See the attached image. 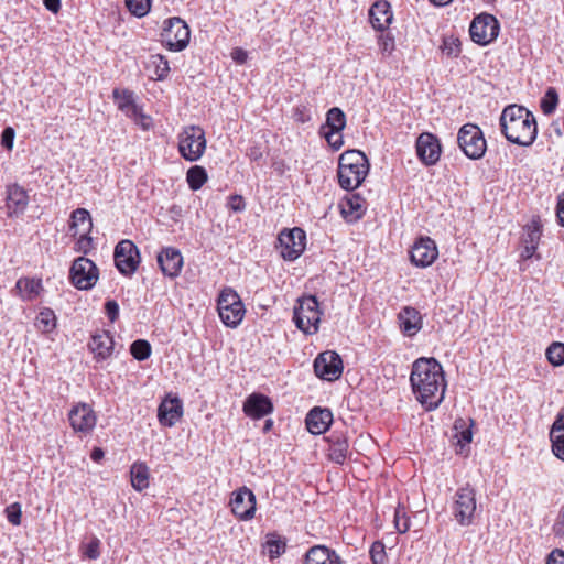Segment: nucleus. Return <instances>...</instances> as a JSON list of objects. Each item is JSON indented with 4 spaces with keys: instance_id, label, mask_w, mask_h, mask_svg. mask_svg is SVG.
I'll list each match as a JSON object with an SVG mask.
<instances>
[{
    "instance_id": "1",
    "label": "nucleus",
    "mask_w": 564,
    "mask_h": 564,
    "mask_svg": "<svg viewBox=\"0 0 564 564\" xmlns=\"http://www.w3.org/2000/svg\"><path fill=\"white\" fill-rule=\"evenodd\" d=\"M410 383L426 411H434L443 402L447 382L443 366L434 357H421L412 364Z\"/></svg>"
},
{
    "instance_id": "2",
    "label": "nucleus",
    "mask_w": 564,
    "mask_h": 564,
    "mask_svg": "<svg viewBox=\"0 0 564 564\" xmlns=\"http://www.w3.org/2000/svg\"><path fill=\"white\" fill-rule=\"evenodd\" d=\"M499 122L502 134L511 143L530 147L536 139L535 117L523 106L509 105L505 107Z\"/></svg>"
},
{
    "instance_id": "3",
    "label": "nucleus",
    "mask_w": 564,
    "mask_h": 564,
    "mask_svg": "<svg viewBox=\"0 0 564 564\" xmlns=\"http://www.w3.org/2000/svg\"><path fill=\"white\" fill-rule=\"evenodd\" d=\"M370 164L360 150H347L338 161V183L343 189L354 191L359 187L369 173Z\"/></svg>"
},
{
    "instance_id": "4",
    "label": "nucleus",
    "mask_w": 564,
    "mask_h": 564,
    "mask_svg": "<svg viewBox=\"0 0 564 564\" xmlns=\"http://www.w3.org/2000/svg\"><path fill=\"white\" fill-rule=\"evenodd\" d=\"M322 311L315 295L297 299L293 308L295 326L305 335H314L318 332Z\"/></svg>"
},
{
    "instance_id": "5",
    "label": "nucleus",
    "mask_w": 564,
    "mask_h": 564,
    "mask_svg": "<svg viewBox=\"0 0 564 564\" xmlns=\"http://www.w3.org/2000/svg\"><path fill=\"white\" fill-rule=\"evenodd\" d=\"M476 510V490L469 484H466L458 488L453 497V517L459 525L468 527L474 522Z\"/></svg>"
},
{
    "instance_id": "6",
    "label": "nucleus",
    "mask_w": 564,
    "mask_h": 564,
    "mask_svg": "<svg viewBox=\"0 0 564 564\" xmlns=\"http://www.w3.org/2000/svg\"><path fill=\"white\" fill-rule=\"evenodd\" d=\"M217 310L221 322L231 328H236L245 316V306L238 293L230 289H224L217 300Z\"/></svg>"
},
{
    "instance_id": "7",
    "label": "nucleus",
    "mask_w": 564,
    "mask_h": 564,
    "mask_svg": "<svg viewBox=\"0 0 564 564\" xmlns=\"http://www.w3.org/2000/svg\"><path fill=\"white\" fill-rule=\"evenodd\" d=\"M457 143L464 154L471 160L481 159L487 150L481 129L473 123H466L459 129Z\"/></svg>"
},
{
    "instance_id": "8",
    "label": "nucleus",
    "mask_w": 564,
    "mask_h": 564,
    "mask_svg": "<svg viewBox=\"0 0 564 564\" xmlns=\"http://www.w3.org/2000/svg\"><path fill=\"white\" fill-rule=\"evenodd\" d=\"M206 149L205 132L197 126L186 127L178 135L180 154L189 162L202 158Z\"/></svg>"
},
{
    "instance_id": "9",
    "label": "nucleus",
    "mask_w": 564,
    "mask_h": 564,
    "mask_svg": "<svg viewBox=\"0 0 564 564\" xmlns=\"http://www.w3.org/2000/svg\"><path fill=\"white\" fill-rule=\"evenodd\" d=\"M189 37V28L181 18L173 17L164 21L161 40L170 51H183L188 45Z\"/></svg>"
},
{
    "instance_id": "10",
    "label": "nucleus",
    "mask_w": 564,
    "mask_h": 564,
    "mask_svg": "<svg viewBox=\"0 0 564 564\" xmlns=\"http://www.w3.org/2000/svg\"><path fill=\"white\" fill-rule=\"evenodd\" d=\"M99 278L97 265L86 257L74 260L69 270V280L78 290H90Z\"/></svg>"
},
{
    "instance_id": "11",
    "label": "nucleus",
    "mask_w": 564,
    "mask_h": 564,
    "mask_svg": "<svg viewBox=\"0 0 564 564\" xmlns=\"http://www.w3.org/2000/svg\"><path fill=\"white\" fill-rule=\"evenodd\" d=\"M280 253L284 260L294 261L305 250L306 235L299 227L284 229L278 237Z\"/></svg>"
},
{
    "instance_id": "12",
    "label": "nucleus",
    "mask_w": 564,
    "mask_h": 564,
    "mask_svg": "<svg viewBox=\"0 0 564 564\" xmlns=\"http://www.w3.org/2000/svg\"><path fill=\"white\" fill-rule=\"evenodd\" d=\"M499 22L490 13H481L474 18L469 26L471 40L479 45H487L497 39L499 34Z\"/></svg>"
},
{
    "instance_id": "13",
    "label": "nucleus",
    "mask_w": 564,
    "mask_h": 564,
    "mask_svg": "<svg viewBox=\"0 0 564 564\" xmlns=\"http://www.w3.org/2000/svg\"><path fill=\"white\" fill-rule=\"evenodd\" d=\"M115 264L118 271L131 276L140 264V252L138 247L131 240H121L115 248Z\"/></svg>"
},
{
    "instance_id": "14",
    "label": "nucleus",
    "mask_w": 564,
    "mask_h": 564,
    "mask_svg": "<svg viewBox=\"0 0 564 564\" xmlns=\"http://www.w3.org/2000/svg\"><path fill=\"white\" fill-rule=\"evenodd\" d=\"M314 371L324 380H337L343 373V360L335 351L321 352L314 361Z\"/></svg>"
},
{
    "instance_id": "15",
    "label": "nucleus",
    "mask_w": 564,
    "mask_h": 564,
    "mask_svg": "<svg viewBox=\"0 0 564 564\" xmlns=\"http://www.w3.org/2000/svg\"><path fill=\"white\" fill-rule=\"evenodd\" d=\"M415 150L419 160L426 166L435 165L442 153L438 138L430 132H423L417 137Z\"/></svg>"
},
{
    "instance_id": "16",
    "label": "nucleus",
    "mask_w": 564,
    "mask_h": 564,
    "mask_svg": "<svg viewBox=\"0 0 564 564\" xmlns=\"http://www.w3.org/2000/svg\"><path fill=\"white\" fill-rule=\"evenodd\" d=\"M438 257V250L436 243L430 237L419 238L411 251V262L419 268L430 267Z\"/></svg>"
},
{
    "instance_id": "17",
    "label": "nucleus",
    "mask_w": 564,
    "mask_h": 564,
    "mask_svg": "<svg viewBox=\"0 0 564 564\" xmlns=\"http://www.w3.org/2000/svg\"><path fill=\"white\" fill-rule=\"evenodd\" d=\"M231 511L242 521L250 520L256 512V496L247 487L232 492L230 500Z\"/></svg>"
},
{
    "instance_id": "18",
    "label": "nucleus",
    "mask_w": 564,
    "mask_h": 564,
    "mask_svg": "<svg viewBox=\"0 0 564 564\" xmlns=\"http://www.w3.org/2000/svg\"><path fill=\"white\" fill-rule=\"evenodd\" d=\"M68 420L76 432L88 433L96 425V414L90 405L78 403L68 413Z\"/></svg>"
},
{
    "instance_id": "19",
    "label": "nucleus",
    "mask_w": 564,
    "mask_h": 564,
    "mask_svg": "<svg viewBox=\"0 0 564 564\" xmlns=\"http://www.w3.org/2000/svg\"><path fill=\"white\" fill-rule=\"evenodd\" d=\"M156 260L164 276L174 279L180 275L183 268V256L178 249L165 247L158 253Z\"/></svg>"
},
{
    "instance_id": "20",
    "label": "nucleus",
    "mask_w": 564,
    "mask_h": 564,
    "mask_svg": "<svg viewBox=\"0 0 564 564\" xmlns=\"http://www.w3.org/2000/svg\"><path fill=\"white\" fill-rule=\"evenodd\" d=\"M183 403L178 397L165 398L158 408V420L161 425L172 427L183 416Z\"/></svg>"
},
{
    "instance_id": "21",
    "label": "nucleus",
    "mask_w": 564,
    "mask_h": 564,
    "mask_svg": "<svg viewBox=\"0 0 564 564\" xmlns=\"http://www.w3.org/2000/svg\"><path fill=\"white\" fill-rule=\"evenodd\" d=\"M243 413L253 419L260 420L271 414L274 410L271 399L262 393H251L243 402Z\"/></svg>"
},
{
    "instance_id": "22",
    "label": "nucleus",
    "mask_w": 564,
    "mask_h": 564,
    "mask_svg": "<svg viewBox=\"0 0 564 564\" xmlns=\"http://www.w3.org/2000/svg\"><path fill=\"white\" fill-rule=\"evenodd\" d=\"M398 323L402 334L406 337L415 336L423 327V318L419 310L404 306L398 313Z\"/></svg>"
},
{
    "instance_id": "23",
    "label": "nucleus",
    "mask_w": 564,
    "mask_h": 564,
    "mask_svg": "<svg viewBox=\"0 0 564 564\" xmlns=\"http://www.w3.org/2000/svg\"><path fill=\"white\" fill-rule=\"evenodd\" d=\"M113 345V337L109 332L104 330L91 336L88 349L94 354V359L100 362L111 357Z\"/></svg>"
},
{
    "instance_id": "24",
    "label": "nucleus",
    "mask_w": 564,
    "mask_h": 564,
    "mask_svg": "<svg viewBox=\"0 0 564 564\" xmlns=\"http://www.w3.org/2000/svg\"><path fill=\"white\" fill-rule=\"evenodd\" d=\"M333 422V413L329 409L313 408L306 415L305 423L310 433L319 435L325 433Z\"/></svg>"
},
{
    "instance_id": "25",
    "label": "nucleus",
    "mask_w": 564,
    "mask_h": 564,
    "mask_svg": "<svg viewBox=\"0 0 564 564\" xmlns=\"http://www.w3.org/2000/svg\"><path fill=\"white\" fill-rule=\"evenodd\" d=\"M391 6L386 0L376 1L369 9V21L373 29L384 31L392 22Z\"/></svg>"
},
{
    "instance_id": "26",
    "label": "nucleus",
    "mask_w": 564,
    "mask_h": 564,
    "mask_svg": "<svg viewBox=\"0 0 564 564\" xmlns=\"http://www.w3.org/2000/svg\"><path fill=\"white\" fill-rule=\"evenodd\" d=\"M365 199L359 194H347L339 203L340 213L347 221H356L365 214Z\"/></svg>"
},
{
    "instance_id": "27",
    "label": "nucleus",
    "mask_w": 564,
    "mask_h": 564,
    "mask_svg": "<svg viewBox=\"0 0 564 564\" xmlns=\"http://www.w3.org/2000/svg\"><path fill=\"white\" fill-rule=\"evenodd\" d=\"M6 202L8 216H18L25 210L29 204V196L23 187L14 184L8 186Z\"/></svg>"
},
{
    "instance_id": "28",
    "label": "nucleus",
    "mask_w": 564,
    "mask_h": 564,
    "mask_svg": "<svg viewBox=\"0 0 564 564\" xmlns=\"http://www.w3.org/2000/svg\"><path fill=\"white\" fill-rule=\"evenodd\" d=\"M304 564H343V560L335 550L325 545H314L307 550Z\"/></svg>"
},
{
    "instance_id": "29",
    "label": "nucleus",
    "mask_w": 564,
    "mask_h": 564,
    "mask_svg": "<svg viewBox=\"0 0 564 564\" xmlns=\"http://www.w3.org/2000/svg\"><path fill=\"white\" fill-rule=\"evenodd\" d=\"M550 441L554 456L564 462V406L557 412L551 426Z\"/></svg>"
},
{
    "instance_id": "30",
    "label": "nucleus",
    "mask_w": 564,
    "mask_h": 564,
    "mask_svg": "<svg viewBox=\"0 0 564 564\" xmlns=\"http://www.w3.org/2000/svg\"><path fill=\"white\" fill-rule=\"evenodd\" d=\"M327 441L329 443V459L338 465H343L349 453L347 436L343 432L334 431L327 437Z\"/></svg>"
},
{
    "instance_id": "31",
    "label": "nucleus",
    "mask_w": 564,
    "mask_h": 564,
    "mask_svg": "<svg viewBox=\"0 0 564 564\" xmlns=\"http://www.w3.org/2000/svg\"><path fill=\"white\" fill-rule=\"evenodd\" d=\"M113 100L120 111L129 117L139 107L134 100V93L129 89L115 88Z\"/></svg>"
},
{
    "instance_id": "32",
    "label": "nucleus",
    "mask_w": 564,
    "mask_h": 564,
    "mask_svg": "<svg viewBox=\"0 0 564 564\" xmlns=\"http://www.w3.org/2000/svg\"><path fill=\"white\" fill-rule=\"evenodd\" d=\"M346 127V115L338 108L333 107L326 113V121L321 127V131L328 130L335 132H341Z\"/></svg>"
},
{
    "instance_id": "33",
    "label": "nucleus",
    "mask_w": 564,
    "mask_h": 564,
    "mask_svg": "<svg viewBox=\"0 0 564 564\" xmlns=\"http://www.w3.org/2000/svg\"><path fill=\"white\" fill-rule=\"evenodd\" d=\"M15 289L24 301H31L39 295L43 286L41 280L22 278L17 281Z\"/></svg>"
},
{
    "instance_id": "34",
    "label": "nucleus",
    "mask_w": 564,
    "mask_h": 564,
    "mask_svg": "<svg viewBox=\"0 0 564 564\" xmlns=\"http://www.w3.org/2000/svg\"><path fill=\"white\" fill-rule=\"evenodd\" d=\"M131 485L137 491L149 487V467L144 463H134L130 469Z\"/></svg>"
},
{
    "instance_id": "35",
    "label": "nucleus",
    "mask_w": 564,
    "mask_h": 564,
    "mask_svg": "<svg viewBox=\"0 0 564 564\" xmlns=\"http://www.w3.org/2000/svg\"><path fill=\"white\" fill-rule=\"evenodd\" d=\"M147 68L153 69V75L158 80L165 79L170 73L169 61L164 55L161 54L151 55L147 64Z\"/></svg>"
},
{
    "instance_id": "36",
    "label": "nucleus",
    "mask_w": 564,
    "mask_h": 564,
    "mask_svg": "<svg viewBox=\"0 0 564 564\" xmlns=\"http://www.w3.org/2000/svg\"><path fill=\"white\" fill-rule=\"evenodd\" d=\"M35 327L44 334L53 332L56 327L54 311L48 307L42 308L35 318Z\"/></svg>"
},
{
    "instance_id": "37",
    "label": "nucleus",
    "mask_w": 564,
    "mask_h": 564,
    "mask_svg": "<svg viewBox=\"0 0 564 564\" xmlns=\"http://www.w3.org/2000/svg\"><path fill=\"white\" fill-rule=\"evenodd\" d=\"M264 550L270 558H276L285 552L286 543L278 533L267 534Z\"/></svg>"
},
{
    "instance_id": "38",
    "label": "nucleus",
    "mask_w": 564,
    "mask_h": 564,
    "mask_svg": "<svg viewBox=\"0 0 564 564\" xmlns=\"http://www.w3.org/2000/svg\"><path fill=\"white\" fill-rule=\"evenodd\" d=\"M207 172L203 166L194 165L186 173V181L192 191H198L207 182Z\"/></svg>"
},
{
    "instance_id": "39",
    "label": "nucleus",
    "mask_w": 564,
    "mask_h": 564,
    "mask_svg": "<svg viewBox=\"0 0 564 564\" xmlns=\"http://www.w3.org/2000/svg\"><path fill=\"white\" fill-rule=\"evenodd\" d=\"M70 230L76 229L79 225H86L84 231L90 232L93 228V221L90 214L85 208H77L70 215Z\"/></svg>"
},
{
    "instance_id": "40",
    "label": "nucleus",
    "mask_w": 564,
    "mask_h": 564,
    "mask_svg": "<svg viewBox=\"0 0 564 564\" xmlns=\"http://www.w3.org/2000/svg\"><path fill=\"white\" fill-rule=\"evenodd\" d=\"M558 104V94L554 87H549L541 99L540 107L544 115H551L555 111Z\"/></svg>"
},
{
    "instance_id": "41",
    "label": "nucleus",
    "mask_w": 564,
    "mask_h": 564,
    "mask_svg": "<svg viewBox=\"0 0 564 564\" xmlns=\"http://www.w3.org/2000/svg\"><path fill=\"white\" fill-rule=\"evenodd\" d=\"M130 352L139 361H143L151 356L152 348L148 340L137 339L130 346Z\"/></svg>"
},
{
    "instance_id": "42",
    "label": "nucleus",
    "mask_w": 564,
    "mask_h": 564,
    "mask_svg": "<svg viewBox=\"0 0 564 564\" xmlns=\"http://www.w3.org/2000/svg\"><path fill=\"white\" fill-rule=\"evenodd\" d=\"M546 358L553 366H562L564 364V344L552 343L546 349Z\"/></svg>"
},
{
    "instance_id": "43",
    "label": "nucleus",
    "mask_w": 564,
    "mask_h": 564,
    "mask_svg": "<svg viewBox=\"0 0 564 564\" xmlns=\"http://www.w3.org/2000/svg\"><path fill=\"white\" fill-rule=\"evenodd\" d=\"M150 0H126L129 11L138 18L144 17L150 11Z\"/></svg>"
},
{
    "instance_id": "44",
    "label": "nucleus",
    "mask_w": 564,
    "mask_h": 564,
    "mask_svg": "<svg viewBox=\"0 0 564 564\" xmlns=\"http://www.w3.org/2000/svg\"><path fill=\"white\" fill-rule=\"evenodd\" d=\"M393 522L399 533H405L410 529V518L404 508L400 506L395 508Z\"/></svg>"
},
{
    "instance_id": "45",
    "label": "nucleus",
    "mask_w": 564,
    "mask_h": 564,
    "mask_svg": "<svg viewBox=\"0 0 564 564\" xmlns=\"http://www.w3.org/2000/svg\"><path fill=\"white\" fill-rule=\"evenodd\" d=\"M369 554H370L372 564H386V562H387L386 546L381 541H376L372 543Z\"/></svg>"
},
{
    "instance_id": "46",
    "label": "nucleus",
    "mask_w": 564,
    "mask_h": 564,
    "mask_svg": "<svg viewBox=\"0 0 564 564\" xmlns=\"http://www.w3.org/2000/svg\"><path fill=\"white\" fill-rule=\"evenodd\" d=\"M460 41L456 37H445L443 40L442 52L449 57H457L460 54Z\"/></svg>"
},
{
    "instance_id": "47",
    "label": "nucleus",
    "mask_w": 564,
    "mask_h": 564,
    "mask_svg": "<svg viewBox=\"0 0 564 564\" xmlns=\"http://www.w3.org/2000/svg\"><path fill=\"white\" fill-rule=\"evenodd\" d=\"M541 235H542V230H541L540 225L536 223H533L532 225H529L527 227L522 242L538 247Z\"/></svg>"
},
{
    "instance_id": "48",
    "label": "nucleus",
    "mask_w": 564,
    "mask_h": 564,
    "mask_svg": "<svg viewBox=\"0 0 564 564\" xmlns=\"http://www.w3.org/2000/svg\"><path fill=\"white\" fill-rule=\"evenodd\" d=\"M130 119L134 121L135 124L141 127L142 130L149 131L153 128V120L150 116L142 112V109L138 107L135 112L133 111L130 116Z\"/></svg>"
},
{
    "instance_id": "49",
    "label": "nucleus",
    "mask_w": 564,
    "mask_h": 564,
    "mask_svg": "<svg viewBox=\"0 0 564 564\" xmlns=\"http://www.w3.org/2000/svg\"><path fill=\"white\" fill-rule=\"evenodd\" d=\"M321 134L326 139L328 145L334 150L338 151L344 145V139L341 132L335 131H319Z\"/></svg>"
},
{
    "instance_id": "50",
    "label": "nucleus",
    "mask_w": 564,
    "mask_h": 564,
    "mask_svg": "<svg viewBox=\"0 0 564 564\" xmlns=\"http://www.w3.org/2000/svg\"><path fill=\"white\" fill-rule=\"evenodd\" d=\"M6 517L8 521L13 525H19L21 523V505L19 502L11 503L4 510Z\"/></svg>"
},
{
    "instance_id": "51",
    "label": "nucleus",
    "mask_w": 564,
    "mask_h": 564,
    "mask_svg": "<svg viewBox=\"0 0 564 564\" xmlns=\"http://www.w3.org/2000/svg\"><path fill=\"white\" fill-rule=\"evenodd\" d=\"M100 541L94 536L85 546L83 554L89 560H97L100 556Z\"/></svg>"
},
{
    "instance_id": "52",
    "label": "nucleus",
    "mask_w": 564,
    "mask_h": 564,
    "mask_svg": "<svg viewBox=\"0 0 564 564\" xmlns=\"http://www.w3.org/2000/svg\"><path fill=\"white\" fill-rule=\"evenodd\" d=\"M91 243H93V239L89 236V232L84 231V234H82L79 236V238L77 239V241H76L75 250L77 252H82L84 254H87L90 251Z\"/></svg>"
},
{
    "instance_id": "53",
    "label": "nucleus",
    "mask_w": 564,
    "mask_h": 564,
    "mask_svg": "<svg viewBox=\"0 0 564 564\" xmlns=\"http://www.w3.org/2000/svg\"><path fill=\"white\" fill-rule=\"evenodd\" d=\"M227 207L234 213H241L246 209V202L241 195H230L228 197Z\"/></svg>"
},
{
    "instance_id": "54",
    "label": "nucleus",
    "mask_w": 564,
    "mask_h": 564,
    "mask_svg": "<svg viewBox=\"0 0 564 564\" xmlns=\"http://www.w3.org/2000/svg\"><path fill=\"white\" fill-rule=\"evenodd\" d=\"M14 138V129L11 127L4 128L1 133V145L7 150H11L13 148Z\"/></svg>"
},
{
    "instance_id": "55",
    "label": "nucleus",
    "mask_w": 564,
    "mask_h": 564,
    "mask_svg": "<svg viewBox=\"0 0 564 564\" xmlns=\"http://www.w3.org/2000/svg\"><path fill=\"white\" fill-rule=\"evenodd\" d=\"M105 313L111 323L119 317V305L115 300H108L105 303Z\"/></svg>"
},
{
    "instance_id": "56",
    "label": "nucleus",
    "mask_w": 564,
    "mask_h": 564,
    "mask_svg": "<svg viewBox=\"0 0 564 564\" xmlns=\"http://www.w3.org/2000/svg\"><path fill=\"white\" fill-rule=\"evenodd\" d=\"M379 47L383 53H391L394 50V39L388 34L379 36Z\"/></svg>"
},
{
    "instance_id": "57",
    "label": "nucleus",
    "mask_w": 564,
    "mask_h": 564,
    "mask_svg": "<svg viewBox=\"0 0 564 564\" xmlns=\"http://www.w3.org/2000/svg\"><path fill=\"white\" fill-rule=\"evenodd\" d=\"M546 564H564V551L560 549L553 550L547 555Z\"/></svg>"
},
{
    "instance_id": "58",
    "label": "nucleus",
    "mask_w": 564,
    "mask_h": 564,
    "mask_svg": "<svg viewBox=\"0 0 564 564\" xmlns=\"http://www.w3.org/2000/svg\"><path fill=\"white\" fill-rule=\"evenodd\" d=\"M553 532L557 536H564V510L558 512L557 518L553 524Z\"/></svg>"
},
{
    "instance_id": "59",
    "label": "nucleus",
    "mask_w": 564,
    "mask_h": 564,
    "mask_svg": "<svg viewBox=\"0 0 564 564\" xmlns=\"http://www.w3.org/2000/svg\"><path fill=\"white\" fill-rule=\"evenodd\" d=\"M556 216L558 224L564 227V192L557 197Z\"/></svg>"
},
{
    "instance_id": "60",
    "label": "nucleus",
    "mask_w": 564,
    "mask_h": 564,
    "mask_svg": "<svg viewBox=\"0 0 564 564\" xmlns=\"http://www.w3.org/2000/svg\"><path fill=\"white\" fill-rule=\"evenodd\" d=\"M247 156L254 162H258L262 159L263 153L259 145H251L247 149Z\"/></svg>"
},
{
    "instance_id": "61",
    "label": "nucleus",
    "mask_w": 564,
    "mask_h": 564,
    "mask_svg": "<svg viewBox=\"0 0 564 564\" xmlns=\"http://www.w3.org/2000/svg\"><path fill=\"white\" fill-rule=\"evenodd\" d=\"M231 56L232 59L239 64H243L248 58L247 52L242 48H235L231 53Z\"/></svg>"
},
{
    "instance_id": "62",
    "label": "nucleus",
    "mask_w": 564,
    "mask_h": 564,
    "mask_svg": "<svg viewBox=\"0 0 564 564\" xmlns=\"http://www.w3.org/2000/svg\"><path fill=\"white\" fill-rule=\"evenodd\" d=\"M43 3L45 8L53 13H57L61 9V0H43Z\"/></svg>"
},
{
    "instance_id": "63",
    "label": "nucleus",
    "mask_w": 564,
    "mask_h": 564,
    "mask_svg": "<svg viewBox=\"0 0 564 564\" xmlns=\"http://www.w3.org/2000/svg\"><path fill=\"white\" fill-rule=\"evenodd\" d=\"M536 246H533V245H528V243H523V250L521 252V257L523 259H530L533 257L535 250H536Z\"/></svg>"
},
{
    "instance_id": "64",
    "label": "nucleus",
    "mask_w": 564,
    "mask_h": 564,
    "mask_svg": "<svg viewBox=\"0 0 564 564\" xmlns=\"http://www.w3.org/2000/svg\"><path fill=\"white\" fill-rule=\"evenodd\" d=\"M473 433L470 429H465L460 433V438L458 440V443L463 446L465 444H468L471 442Z\"/></svg>"
}]
</instances>
